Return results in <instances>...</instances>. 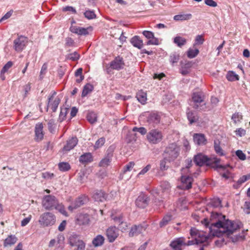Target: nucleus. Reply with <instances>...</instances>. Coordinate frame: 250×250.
Here are the masks:
<instances>
[{
    "label": "nucleus",
    "instance_id": "nucleus-1",
    "mask_svg": "<svg viewBox=\"0 0 250 250\" xmlns=\"http://www.w3.org/2000/svg\"><path fill=\"white\" fill-rule=\"evenodd\" d=\"M211 218L217 219L216 222L210 225L207 219H204L203 221L206 227L208 228V232L199 230L194 228H191L190 234L194 239L192 240L194 244H202L207 241L211 235L219 237L222 234H225L229 236L240 228V224L226 219V216L221 214L212 213Z\"/></svg>",
    "mask_w": 250,
    "mask_h": 250
},
{
    "label": "nucleus",
    "instance_id": "nucleus-2",
    "mask_svg": "<svg viewBox=\"0 0 250 250\" xmlns=\"http://www.w3.org/2000/svg\"><path fill=\"white\" fill-rule=\"evenodd\" d=\"M220 162V159L216 157L209 158L202 154H197L194 158V162L199 166H202L204 165L211 166L212 164H215L217 167L224 169V166L219 165Z\"/></svg>",
    "mask_w": 250,
    "mask_h": 250
},
{
    "label": "nucleus",
    "instance_id": "nucleus-3",
    "mask_svg": "<svg viewBox=\"0 0 250 250\" xmlns=\"http://www.w3.org/2000/svg\"><path fill=\"white\" fill-rule=\"evenodd\" d=\"M180 151V147L175 143L169 144L164 151L165 159L169 162L173 161L179 156Z\"/></svg>",
    "mask_w": 250,
    "mask_h": 250
},
{
    "label": "nucleus",
    "instance_id": "nucleus-4",
    "mask_svg": "<svg viewBox=\"0 0 250 250\" xmlns=\"http://www.w3.org/2000/svg\"><path fill=\"white\" fill-rule=\"evenodd\" d=\"M162 132L158 129H152L149 131L146 135V139L151 144H157L163 139Z\"/></svg>",
    "mask_w": 250,
    "mask_h": 250
},
{
    "label": "nucleus",
    "instance_id": "nucleus-5",
    "mask_svg": "<svg viewBox=\"0 0 250 250\" xmlns=\"http://www.w3.org/2000/svg\"><path fill=\"white\" fill-rule=\"evenodd\" d=\"M192 245H194V241L188 240L187 242L185 237H181L176 238L172 241L170 246L173 250H183V247Z\"/></svg>",
    "mask_w": 250,
    "mask_h": 250
},
{
    "label": "nucleus",
    "instance_id": "nucleus-6",
    "mask_svg": "<svg viewBox=\"0 0 250 250\" xmlns=\"http://www.w3.org/2000/svg\"><path fill=\"white\" fill-rule=\"evenodd\" d=\"M39 222L44 227L52 226L56 222V216L51 212L43 213L40 216Z\"/></svg>",
    "mask_w": 250,
    "mask_h": 250
},
{
    "label": "nucleus",
    "instance_id": "nucleus-7",
    "mask_svg": "<svg viewBox=\"0 0 250 250\" xmlns=\"http://www.w3.org/2000/svg\"><path fill=\"white\" fill-rule=\"evenodd\" d=\"M192 106L195 109L201 110L206 105L204 102V96L201 92H194L192 95Z\"/></svg>",
    "mask_w": 250,
    "mask_h": 250
},
{
    "label": "nucleus",
    "instance_id": "nucleus-8",
    "mask_svg": "<svg viewBox=\"0 0 250 250\" xmlns=\"http://www.w3.org/2000/svg\"><path fill=\"white\" fill-rule=\"evenodd\" d=\"M58 200L54 196L48 195L44 196L42 205L46 210H52L58 205Z\"/></svg>",
    "mask_w": 250,
    "mask_h": 250
},
{
    "label": "nucleus",
    "instance_id": "nucleus-9",
    "mask_svg": "<svg viewBox=\"0 0 250 250\" xmlns=\"http://www.w3.org/2000/svg\"><path fill=\"white\" fill-rule=\"evenodd\" d=\"M28 42L27 38L23 36H19L14 41L13 47L16 51L21 52L26 47Z\"/></svg>",
    "mask_w": 250,
    "mask_h": 250
},
{
    "label": "nucleus",
    "instance_id": "nucleus-10",
    "mask_svg": "<svg viewBox=\"0 0 250 250\" xmlns=\"http://www.w3.org/2000/svg\"><path fill=\"white\" fill-rule=\"evenodd\" d=\"M69 30L72 33L77 34L78 35L86 36L89 34V31H91L92 30V28L91 26L87 28H84L71 25L69 28Z\"/></svg>",
    "mask_w": 250,
    "mask_h": 250
},
{
    "label": "nucleus",
    "instance_id": "nucleus-11",
    "mask_svg": "<svg viewBox=\"0 0 250 250\" xmlns=\"http://www.w3.org/2000/svg\"><path fill=\"white\" fill-rule=\"evenodd\" d=\"M106 235L108 241L113 242L119 236V230L115 227H111L106 231Z\"/></svg>",
    "mask_w": 250,
    "mask_h": 250
},
{
    "label": "nucleus",
    "instance_id": "nucleus-12",
    "mask_svg": "<svg viewBox=\"0 0 250 250\" xmlns=\"http://www.w3.org/2000/svg\"><path fill=\"white\" fill-rule=\"evenodd\" d=\"M149 201V199L148 196L144 193H141L136 199L135 204L138 207L143 208L148 205Z\"/></svg>",
    "mask_w": 250,
    "mask_h": 250
},
{
    "label": "nucleus",
    "instance_id": "nucleus-13",
    "mask_svg": "<svg viewBox=\"0 0 250 250\" xmlns=\"http://www.w3.org/2000/svg\"><path fill=\"white\" fill-rule=\"evenodd\" d=\"M88 201L86 196H81L77 198L75 201L68 207V208L69 210L72 211L74 209L83 206Z\"/></svg>",
    "mask_w": 250,
    "mask_h": 250
},
{
    "label": "nucleus",
    "instance_id": "nucleus-14",
    "mask_svg": "<svg viewBox=\"0 0 250 250\" xmlns=\"http://www.w3.org/2000/svg\"><path fill=\"white\" fill-rule=\"evenodd\" d=\"M125 63L123 58L118 56L110 63V67L112 69L119 70L124 67Z\"/></svg>",
    "mask_w": 250,
    "mask_h": 250
},
{
    "label": "nucleus",
    "instance_id": "nucleus-15",
    "mask_svg": "<svg viewBox=\"0 0 250 250\" xmlns=\"http://www.w3.org/2000/svg\"><path fill=\"white\" fill-rule=\"evenodd\" d=\"M146 229V225L139 224L132 226L129 232V235L131 237L138 235L144 232Z\"/></svg>",
    "mask_w": 250,
    "mask_h": 250
},
{
    "label": "nucleus",
    "instance_id": "nucleus-16",
    "mask_svg": "<svg viewBox=\"0 0 250 250\" xmlns=\"http://www.w3.org/2000/svg\"><path fill=\"white\" fill-rule=\"evenodd\" d=\"M143 35L147 39H149L146 42V45H158L159 41L157 38L154 37V34L150 31L145 30L143 32Z\"/></svg>",
    "mask_w": 250,
    "mask_h": 250
},
{
    "label": "nucleus",
    "instance_id": "nucleus-17",
    "mask_svg": "<svg viewBox=\"0 0 250 250\" xmlns=\"http://www.w3.org/2000/svg\"><path fill=\"white\" fill-rule=\"evenodd\" d=\"M181 187L185 189H189L191 188L193 178L189 175H182L181 176Z\"/></svg>",
    "mask_w": 250,
    "mask_h": 250
},
{
    "label": "nucleus",
    "instance_id": "nucleus-18",
    "mask_svg": "<svg viewBox=\"0 0 250 250\" xmlns=\"http://www.w3.org/2000/svg\"><path fill=\"white\" fill-rule=\"evenodd\" d=\"M107 152L106 156L99 163L100 167H106L109 165L113 157V150L109 148Z\"/></svg>",
    "mask_w": 250,
    "mask_h": 250
},
{
    "label": "nucleus",
    "instance_id": "nucleus-19",
    "mask_svg": "<svg viewBox=\"0 0 250 250\" xmlns=\"http://www.w3.org/2000/svg\"><path fill=\"white\" fill-rule=\"evenodd\" d=\"M43 127L42 123H39L36 125L35 128V140L37 142L42 141L43 138L44 134L43 133Z\"/></svg>",
    "mask_w": 250,
    "mask_h": 250
},
{
    "label": "nucleus",
    "instance_id": "nucleus-20",
    "mask_svg": "<svg viewBox=\"0 0 250 250\" xmlns=\"http://www.w3.org/2000/svg\"><path fill=\"white\" fill-rule=\"evenodd\" d=\"M193 139L194 142L198 146L205 145L207 143V140L205 135L202 133H195Z\"/></svg>",
    "mask_w": 250,
    "mask_h": 250
},
{
    "label": "nucleus",
    "instance_id": "nucleus-21",
    "mask_svg": "<svg viewBox=\"0 0 250 250\" xmlns=\"http://www.w3.org/2000/svg\"><path fill=\"white\" fill-rule=\"evenodd\" d=\"M107 194L102 190H97L94 191L92 198L97 202H104L106 200Z\"/></svg>",
    "mask_w": 250,
    "mask_h": 250
},
{
    "label": "nucleus",
    "instance_id": "nucleus-22",
    "mask_svg": "<svg viewBox=\"0 0 250 250\" xmlns=\"http://www.w3.org/2000/svg\"><path fill=\"white\" fill-rule=\"evenodd\" d=\"M78 143V139L76 137H73L68 139L66 145L63 146V151H68L74 148Z\"/></svg>",
    "mask_w": 250,
    "mask_h": 250
},
{
    "label": "nucleus",
    "instance_id": "nucleus-23",
    "mask_svg": "<svg viewBox=\"0 0 250 250\" xmlns=\"http://www.w3.org/2000/svg\"><path fill=\"white\" fill-rule=\"evenodd\" d=\"M56 94V92L55 91L53 92L52 95L50 96L48 99V101L47 104V108L49 106H50L53 112L56 111L58 105L60 103V100L58 98H56L53 102H51V100H52L53 96Z\"/></svg>",
    "mask_w": 250,
    "mask_h": 250
},
{
    "label": "nucleus",
    "instance_id": "nucleus-24",
    "mask_svg": "<svg viewBox=\"0 0 250 250\" xmlns=\"http://www.w3.org/2000/svg\"><path fill=\"white\" fill-rule=\"evenodd\" d=\"M160 115L155 112L150 113L147 117V122L149 124L156 125L160 122Z\"/></svg>",
    "mask_w": 250,
    "mask_h": 250
},
{
    "label": "nucleus",
    "instance_id": "nucleus-25",
    "mask_svg": "<svg viewBox=\"0 0 250 250\" xmlns=\"http://www.w3.org/2000/svg\"><path fill=\"white\" fill-rule=\"evenodd\" d=\"M130 42L132 45L138 49H141L144 45L142 40L138 36H135L130 40Z\"/></svg>",
    "mask_w": 250,
    "mask_h": 250
},
{
    "label": "nucleus",
    "instance_id": "nucleus-26",
    "mask_svg": "<svg viewBox=\"0 0 250 250\" xmlns=\"http://www.w3.org/2000/svg\"><path fill=\"white\" fill-rule=\"evenodd\" d=\"M192 16L190 13H182L174 16L173 19L176 21H184L190 20Z\"/></svg>",
    "mask_w": 250,
    "mask_h": 250
},
{
    "label": "nucleus",
    "instance_id": "nucleus-27",
    "mask_svg": "<svg viewBox=\"0 0 250 250\" xmlns=\"http://www.w3.org/2000/svg\"><path fill=\"white\" fill-rule=\"evenodd\" d=\"M79 161L83 164H86L93 161V157L90 153H85L79 158Z\"/></svg>",
    "mask_w": 250,
    "mask_h": 250
},
{
    "label": "nucleus",
    "instance_id": "nucleus-28",
    "mask_svg": "<svg viewBox=\"0 0 250 250\" xmlns=\"http://www.w3.org/2000/svg\"><path fill=\"white\" fill-rule=\"evenodd\" d=\"M17 241L18 238L15 235H9L4 240L3 245L4 247L11 246L15 244Z\"/></svg>",
    "mask_w": 250,
    "mask_h": 250
},
{
    "label": "nucleus",
    "instance_id": "nucleus-29",
    "mask_svg": "<svg viewBox=\"0 0 250 250\" xmlns=\"http://www.w3.org/2000/svg\"><path fill=\"white\" fill-rule=\"evenodd\" d=\"M187 116L190 124L197 122L199 119L197 113L190 110L187 112Z\"/></svg>",
    "mask_w": 250,
    "mask_h": 250
},
{
    "label": "nucleus",
    "instance_id": "nucleus-30",
    "mask_svg": "<svg viewBox=\"0 0 250 250\" xmlns=\"http://www.w3.org/2000/svg\"><path fill=\"white\" fill-rule=\"evenodd\" d=\"M137 100L142 104H144L146 103L147 100V95L146 92L143 90L139 91L136 95Z\"/></svg>",
    "mask_w": 250,
    "mask_h": 250
},
{
    "label": "nucleus",
    "instance_id": "nucleus-31",
    "mask_svg": "<svg viewBox=\"0 0 250 250\" xmlns=\"http://www.w3.org/2000/svg\"><path fill=\"white\" fill-rule=\"evenodd\" d=\"M104 242V238L102 235H97L92 240V244L95 247L102 246Z\"/></svg>",
    "mask_w": 250,
    "mask_h": 250
},
{
    "label": "nucleus",
    "instance_id": "nucleus-32",
    "mask_svg": "<svg viewBox=\"0 0 250 250\" xmlns=\"http://www.w3.org/2000/svg\"><path fill=\"white\" fill-rule=\"evenodd\" d=\"M77 223L80 225L88 224L89 222L88 215L86 214H81L77 219Z\"/></svg>",
    "mask_w": 250,
    "mask_h": 250
},
{
    "label": "nucleus",
    "instance_id": "nucleus-33",
    "mask_svg": "<svg viewBox=\"0 0 250 250\" xmlns=\"http://www.w3.org/2000/svg\"><path fill=\"white\" fill-rule=\"evenodd\" d=\"M214 148L215 152L219 156H222L225 155L223 150L220 146V142L218 140L214 141Z\"/></svg>",
    "mask_w": 250,
    "mask_h": 250
},
{
    "label": "nucleus",
    "instance_id": "nucleus-34",
    "mask_svg": "<svg viewBox=\"0 0 250 250\" xmlns=\"http://www.w3.org/2000/svg\"><path fill=\"white\" fill-rule=\"evenodd\" d=\"M173 42L176 44L177 46L181 48L186 44L187 40L181 36H177L173 39Z\"/></svg>",
    "mask_w": 250,
    "mask_h": 250
},
{
    "label": "nucleus",
    "instance_id": "nucleus-35",
    "mask_svg": "<svg viewBox=\"0 0 250 250\" xmlns=\"http://www.w3.org/2000/svg\"><path fill=\"white\" fill-rule=\"evenodd\" d=\"M94 89L93 85L90 83L86 84L83 89L82 93V97H84L87 96L89 93L91 92Z\"/></svg>",
    "mask_w": 250,
    "mask_h": 250
},
{
    "label": "nucleus",
    "instance_id": "nucleus-36",
    "mask_svg": "<svg viewBox=\"0 0 250 250\" xmlns=\"http://www.w3.org/2000/svg\"><path fill=\"white\" fill-rule=\"evenodd\" d=\"M81 240L79 238V236L76 234L71 235L68 239L69 243L72 247L76 246L77 244Z\"/></svg>",
    "mask_w": 250,
    "mask_h": 250
},
{
    "label": "nucleus",
    "instance_id": "nucleus-37",
    "mask_svg": "<svg viewBox=\"0 0 250 250\" xmlns=\"http://www.w3.org/2000/svg\"><path fill=\"white\" fill-rule=\"evenodd\" d=\"M87 120L91 124H93L96 123L97 121V114L93 112H89L87 115Z\"/></svg>",
    "mask_w": 250,
    "mask_h": 250
},
{
    "label": "nucleus",
    "instance_id": "nucleus-38",
    "mask_svg": "<svg viewBox=\"0 0 250 250\" xmlns=\"http://www.w3.org/2000/svg\"><path fill=\"white\" fill-rule=\"evenodd\" d=\"M172 216L171 215H166L165 216L162 220L160 221L159 225L161 228L164 227L167 225L168 223L171 220Z\"/></svg>",
    "mask_w": 250,
    "mask_h": 250
},
{
    "label": "nucleus",
    "instance_id": "nucleus-39",
    "mask_svg": "<svg viewBox=\"0 0 250 250\" xmlns=\"http://www.w3.org/2000/svg\"><path fill=\"white\" fill-rule=\"evenodd\" d=\"M69 110L68 108H61V112L59 115V120L60 122H62L65 119L66 115Z\"/></svg>",
    "mask_w": 250,
    "mask_h": 250
},
{
    "label": "nucleus",
    "instance_id": "nucleus-40",
    "mask_svg": "<svg viewBox=\"0 0 250 250\" xmlns=\"http://www.w3.org/2000/svg\"><path fill=\"white\" fill-rule=\"evenodd\" d=\"M227 80L229 81H235L239 80V76L233 71H229L226 76Z\"/></svg>",
    "mask_w": 250,
    "mask_h": 250
},
{
    "label": "nucleus",
    "instance_id": "nucleus-41",
    "mask_svg": "<svg viewBox=\"0 0 250 250\" xmlns=\"http://www.w3.org/2000/svg\"><path fill=\"white\" fill-rule=\"evenodd\" d=\"M199 53V51L198 49L189 48L187 52V56L188 58L192 59L197 56Z\"/></svg>",
    "mask_w": 250,
    "mask_h": 250
},
{
    "label": "nucleus",
    "instance_id": "nucleus-42",
    "mask_svg": "<svg viewBox=\"0 0 250 250\" xmlns=\"http://www.w3.org/2000/svg\"><path fill=\"white\" fill-rule=\"evenodd\" d=\"M179 59V54L176 52H173L170 55L169 61L172 64H174L178 62Z\"/></svg>",
    "mask_w": 250,
    "mask_h": 250
},
{
    "label": "nucleus",
    "instance_id": "nucleus-43",
    "mask_svg": "<svg viewBox=\"0 0 250 250\" xmlns=\"http://www.w3.org/2000/svg\"><path fill=\"white\" fill-rule=\"evenodd\" d=\"M242 119L243 116L242 114L239 112H236L234 113L231 117V119L235 124L240 122Z\"/></svg>",
    "mask_w": 250,
    "mask_h": 250
},
{
    "label": "nucleus",
    "instance_id": "nucleus-44",
    "mask_svg": "<svg viewBox=\"0 0 250 250\" xmlns=\"http://www.w3.org/2000/svg\"><path fill=\"white\" fill-rule=\"evenodd\" d=\"M59 169L62 171H67L70 169V165L66 162L60 163L58 165Z\"/></svg>",
    "mask_w": 250,
    "mask_h": 250
},
{
    "label": "nucleus",
    "instance_id": "nucleus-45",
    "mask_svg": "<svg viewBox=\"0 0 250 250\" xmlns=\"http://www.w3.org/2000/svg\"><path fill=\"white\" fill-rule=\"evenodd\" d=\"M83 68H78L75 73V76L76 77H80V78L76 79V82L78 83H81L84 79V76L82 74Z\"/></svg>",
    "mask_w": 250,
    "mask_h": 250
},
{
    "label": "nucleus",
    "instance_id": "nucleus-46",
    "mask_svg": "<svg viewBox=\"0 0 250 250\" xmlns=\"http://www.w3.org/2000/svg\"><path fill=\"white\" fill-rule=\"evenodd\" d=\"M55 209L58 210L61 214H63L65 216H67L68 214L67 212L66 211L64 206L61 204L58 203V205L56 206Z\"/></svg>",
    "mask_w": 250,
    "mask_h": 250
},
{
    "label": "nucleus",
    "instance_id": "nucleus-47",
    "mask_svg": "<svg viewBox=\"0 0 250 250\" xmlns=\"http://www.w3.org/2000/svg\"><path fill=\"white\" fill-rule=\"evenodd\" d=\"M105 143V139L104 137L99 138L95 143L94 148L97 149L102 147Z\"/></svg>",
    "mask_w": 250,
    "mask_h": 250
},
{
    "label": "nucleus",
    "instance_id": "nucleus-48",
    "mask_svg": "<svg viewBox=\"0 0 250 250\" xmlns=\"http://www.w3.org/2000/svg\"><path fill=\"white\" fill-rule=\"evenodd\" d=\"M84 15L86 18L89 20L96 18V14L93 11L87 10L84 13Z\"/></svg>",
    "mask_w": 250,
    "mask_h": 250
},
{
    "label": "nucleus",
    "instance_id": "nucleus-49",
    "mask_svg": "<svg viewBox=\"0 0 250 250\" xmlns=\"http://www.w3.org/2000/svg\"><path fill=\"white\" fill-rule=\"evenodd\" d=\"M187 166L185 167H184L182 169V173L184 174L186 173L189 172V168L192 166V161L191 160H186Z\"/></svg>",
    "mask_w": 250,
    "mask_h": 250
},
{
    "label": "nucleus",
    "instance_id": "nucleus-50",
    "mask_svg": "<svg viewBox=\"0 0 250 250\" xmlns=\"http://www.w3.org/2000/svg\"><path fill=\"white\" fill-rule=\"evenodd\" d=\"M132 131L133 132L137 131L142 135H145L147 132L146 128H145L144 127H137L136 126H135L132 128Z\"/></svg>",
    "mask_w": 250,
    "mask_h": 250
},
{
    "label": "nucleus",
    "instance_id": "nucleus-51",
    "mask_svg": "<svg viewBox=\"0 0 250 250\" xmlns=\"http://www.w3.org/2000/svg\"><path fill=\"white\" fill-rule=\"evenodd\" d=\"M211 205L215 207L218 208L221 207V201L219 198H214L210 202Z\"/></svg>",
    "mask_w": 250,
    "mask_h": 250
},
{
    "label": "nucleus",
    "instance_id": "nucleus-52",
    "mask_svg": "<svg viewBox=\"0 0 250 250\" xmlns=\"http://www.w3.org/2000/svg\"><path fill=\"white\" fill-rule=\"evenodd\" d=\"M235 154L240 160L244 161L246 159V155L242 150H237L236 151Z\"/></svg>",
    "mask_w": 250,
    "mask_h": 250
},
{
    "label": "nucleus",
    "instance_id": "nucleus-53",
    "mask_svg": "<svg viewBox=\"0 0 250 250\" xmlns=\"http://www.w3.org/2000/svg\"><path fill=\"white\" fill-rule=\"evenodd\" d=\"M115 224L118 225H119L122 223L124 221L123 216L122 214H120L117 216H115L112 218Z\"/></svg>",
    "mask_w": 250,
    "mask_h": 250
},
{
    "label": "nucleus",
    "instance_id": "nucleus-54",
    "mask_svg": "<svg viewBox=\"0 0 250 250\" xmlns=\"http://www.w3.org/2000/svg\"><path fill=\"white\" fill-rule=\"evenodd\" d=\"M13 64V63L11 61L8 62L1 69L2 72H6L8 71L9 68H10Z\"/></svg>",
    "mask_w": 250,
    "mask_h": 250
},
{
    "label": "nucleus",
    "instance_id": "nucleus-55",
    "mask_svg": "<svg viewBox=\"0 0 250 250\" xmlns=\"http://www.w3.org/2000/svg\"><path fill=\"white\" fill-rule=\"evenodd\" d=\"M69 58L72 61H77L80 58V55L77 52H74L69 54Z\"/></svg>",
    "mask_w": 250,
    "mask_h": 250
},
{
    "label": "nucleus",
    "instance_id": "nucleus-56",
    "mask_svg": "<svg viewBox=\"0 0 250 250\" xmlns=\"http://www.w3.org/2000/svg\"><path fill=\"white\" fill-rule=\"evenodd\" d=\"M166 161L167 159H165V157H164V158L163 160L161 161L160 164V168L161 170H165L167 169L168 166L166 165Z\"/></svg>",
    "mask_w": 250,
    "mask_h": 250
},
{
    "label": "nucleus",
    "instance_id": "nucleus-57",
    "mask_svg": "<svg viewBox=\"0 0 250 250\" xmlns=\"http://www.w3.org/2000/svg\"><path fill=\"white\" fill-rule=\"evenodd\" d=\"M135 164L133 162H130L127 164L124 168V172H126L127 171H130L133 167L134 166Z\"/></svg>",
    "mask_w": 250,
    "mask_h": 250
},
{
    "label": "nucleus",
    "instance_id": "nucleus-58",
    "mask_svg": "<svg viewBox=\"0 0 250 250\" xmlns=\"http://www.w3.org/2000/svg\"><path fill=\"white\" fill-rule=\"evenodd\" d=\"M204 42V39L202 35H197L195 40L196 44H202Z\"/></svg>",
    "mask_w": 250,
    "mask_h": 250
},
{
    "label": "nucleus",
    "instance_id": "nucleus-59",
    "mask_svg": "<svg viewBox=\"0 0 250 250\" xmlns=\"http://www.w3.org/2000/svg\"><path fill=\"white\" fill-rule=\"evenodd\" d=\"M236 135L240 137L245 135L246 132V130L242 128H239L235 131Z\"/></svg>",
    "mask_w": 250,
    "mask_h": 250
},
{
    "label": "nucleus",
    "instance_id": "nucleus-60",
    "mask_svg": "<svg viewBox=\"0 0 250 250\" xmlns=\"http://www.w3.org/2000/svg\"><path fill=\"white\" fill-rule=\"evenodd\" d=\"M76 246L77 247L76 250H84L85 244L83 241L81 240L77 244Z\"/></svg>",
    "mask_w": 250,
    "mask_h": 250
},
{
    "label": "nucleus",
    "instance_id": "nucleus-61",
    "mask_svg": "<svg viewBox=\"0 0 250 250\" xmlns=\"http://www.w3.org/2000/svg\"><path fill=\"white\" fill-rule=\"evenodd\" d=\"M205 3L208 6L215 7L217 6V2L213 0H205Z\"/></svg>",
    "mask_w": 250,
    "mask_h": 250
},
{
    "label": "nucleus",
    "instance_id": "nucleus-62",
    "mask_svg": "<svg viewBox=\"0 0 250 250\" xmlns=\"http://www.w3.org/2000/svg\"><path fill=\"white\" fill-rule=\"evenodd\" d=\"M47 63H44L42 65V68H41V72H40L41 78H42L43 77V76L42 77V75L43 76L44 75H45V74L46 73V72L47 71Z\"/></svg>",
    "mask_w": 250,
    "mask_h": 250
},
{
    "label": "nucleus",
    "instance_id": "nucleus-63",
    "mask_svg": "<svg viewBox=\"0 0 250 250\" xmlns=\"http://www.w3.org/2000/svg\"><path fill=\"white\" fill-rule=\"evenodd\" d=\"M244 210L247 214L250 213V201L245 202Z\"/></svg>",
    "mask_w": 250,
    "mask_h": 250
},
{
    "label": "nucleus",
    "instance_id": "nucleus-64",
    "mask_svg": "<svg viewBox=\"0 0 250 250\" xmlns=\"http://www.w3.org/2000/svg\"><path fill=\"white\" fill-rule=\"evenodd\" d=\"M54 176L53 173H50L48 172H45L42 173V177L44 179H51Z\"/></svg>",
    "mask_w": 250,
    "mask_h": 250
}]
</instances>
